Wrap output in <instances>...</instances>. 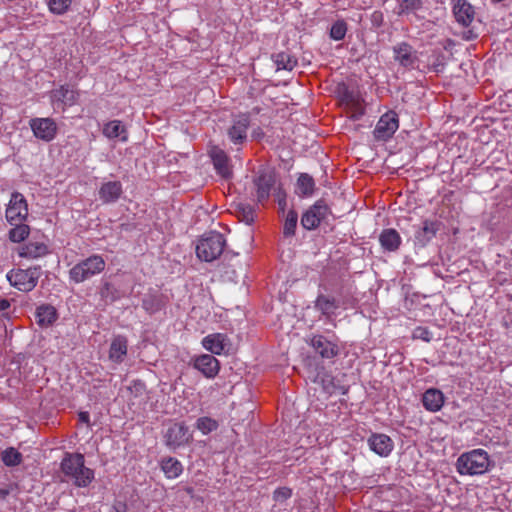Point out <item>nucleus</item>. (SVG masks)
<instances>
[{"instance_id":"obj_1","label":"nucleus","mask_w":512,"mask_h":512,"mask_svg":"<svg viewBox=\"0 0 512 512\" xmlns=\"http://www.w3.org/2000/svg\"><path fill=\"white\" fill-rule=\"evenodd\" d=\"M494 466L489 454L483 449H473L461 454L456 461L460 475H483Z\"/></svg>"},{"instance_id":"obj_2","label":"nucleus","mask_w":512,"mask_h":512,"mask_svg":"<svg viewBox=\"0 0 512 512\" xmlns=\"http://www.w3.org/2000/svg\"><path fill=\"white\" fill-rule=\"evenodd\" d=\"M84 462L80 453H67L61 462V471L77 487H87L94 479V471L85 467Z\"/></svg>"},{"instance_id":"obj_3","label":"nucleus","mask_w":512,"mask_h":512,"mask_svg":"<svg viewBox=\"0 0 512 512\" xmlns=\"http://www.w3.org/2000/svg\"><path fill=\"white\" fill-rule=\"evenodd\" d=\"M226 239L219 232L204 234L196 245L197 257L206 262L218 259L224 251Z\"/></svg>"},{"instance_id":"obj_4","label":"nucleus","mask_w":512,"mask_h":512,"mask_svg":"<svg viewBox=\"0 0 512 512\" xmlns=\"http://www.w3.org/2000/svg\"><path fill=\"white\" fill-rule=\"evenodd\" d=\"M106 262L101 255L94 254L79 261L69 270V278L74 283H82L104 271Z\"/></svg>"},{"instance_id":"obj_5","label":"nucleus","mask_w":512,"mask_h":512,"mask_svg":"<svg viewBox=\"0 0 512 512\" xmlns=\"http://www.w3.org/2000/svg\"><path fill=\"white\" fill-rule=\"evenodd\" d=\"M40 277V267L11 270L7 274L9 283L22 292L33 290Z\"/></svg>"},{"instance_id":"obj_6","label":"nucleus","mask_w":512,"mask_h":512,"mask_svg":"<svg viewBox=\"0 0 512 512\" xmlns=\"http://www.w3.org/2000/svg\"><path fill=\"white\" fill-rule=\"evenodd\" d=\"M256 187L257 201L261 205H265L269 200L271 193L277 189V178L273 171H263L254 180Z\"/></svg>"},{"instance_id":"obj_7","label":"nucleus","mask_w":512,"mask_h":512,"mask_svg":"<svg viewBox=\"0 0 512 512\" xmlns=\"http://www.w3.org/2000/svg\"><path fill=\"white\" fill-rule=\"evenodd\" d=\"M398 128V115L394 111H388L377 122L373 131L374 138L377 141H387L395 134Z\"/></svg>"},{"instance_id":"obj_8","label":"nucleus","mask_w":512,"mask_h":512,"mask_svg":"<svg viewBox=\"0 0 512 512\" xmlns=\"http://www.w3.org/2000/svg\"><path fill=\"white\" fill-rule=\"evenodd\" d=\"M29 126L33 135L42 141H52L58 132V127L53 118H32L29 121Z\"/></svg>"},{"instance_id":"obj_9","label":"nucleus","mask_w":512,"mask_h":512,"mask_svg":"<svg viewBox=\"0 0 512 512\" xmlns=\"http://www.w3.org/2000/svg\"><path fill=\"white\" fill-rule=\"evenodd\" d=\"M329 212L330 209L325 201L318 200L302 215L301 224L307 230L316 229Z\"/></svg>"},{"instance_id":"obj_10","label":"nucleus","mask_w":512,"mask_h":512,"mask_svg":"<svg viewBox=\"0 0 512 512\" xmlns=\"http://www.w3.org/2000/svg\"><path fill=\"white\" fill-rule=\"evenodd\" d=\"M165 444L176 449L180 446L188 444L191 439L188 427L184 423H172L164 433Z\"/></svg>"},{"instance_id":"obj_11","label":"nucleus","mask_w":512,"mask_h":512,"mask_svg":"<svg viewBox=\"0 0 512 512\" xmlns=\"http://www.w3.org/2000/svg\"><path fill=\"white\" fill-rule=\"evenodd\" d=\"M28 215V205L21 193H13L6 209V219L11 224L23 222Z\"/></svg>"},{"instance_id":"obj_12","label":"nucleus","mask_w":512,"mask_h":512,"mask_svg":"<svg viewBox=\"0 0 512 512\" xmlns=\"http://www.w3.org/2000/svg\"><path fill=\"white\" fill-rule=\"evenodd\" d=\"M250 126V117L246 114L236 117L227 129L230 141L235 145H243L247 140V130Z\"/></svg>"},{"instance_id":"obj_13","label":"nucleus","mask_w":512,"mask_h":512,"mask_svg":"<svg viewBox=\"0 0 512 512\" xmlns=\"http://www.w3.org/2000/svg\"><path fill=\"white\" fill-rule=\"evenodd\" d=\"M393 52L395 61L399 62L401 66L406 69L416 68L419 58L417 51L410 44L406 42L399 43L393 47Z\"/></svg>"},{"instance_id":"obj_14","label":"nucleus","mask_w":512,"mask_h":512,"mask_svg":"<svg viewBox=\"0 0 512 512\" xmlns=\"http://www.w3.org/2000/svg\"><path fill=\"white\" fill-rule=\"evenodd\" d=\"M455 20L462 27H469L475 18L474 7L467 0H451Z\"/></svg>"},{"instance_id":"obj_15","label":"nucleus","mask_w":512,"mask_h":512,"mask_svg":"<svg viewBox=\"0 0 512 512\" xmlns=\"http://www.w3.org/2000/svg\"><path fill=\"white\" fill-rule=\"evenodd\" d=\"M442 222L437 219H425L422 226L415 232V240L421 245L425 246L429 243L441 229Z\"/></svg>"},{"instance_id":"obj_16","label":"nucleus","mask_w":512,"mask_h":512,"mask_svg":"<svg viewBox=\"0 0 512 512\" xmlns=\"http://www.w3.org/2000/svg\"><path fill=\"white\" fill-rule=\"evenodd\" d=\"M51 99L56 108L64 111L67 106H72L77 102L78 93L68 85H62L60 88L52 91Z\"/></svg>"},{"instance_id":"obj_17","label":"nucleus","mask_w":512,"mask_h":512,"mask_svg":"<svg viewBox=\"0 0 512 512\" xmlns=\"http://www.w3.org/2000/svg\"><path fill=\"white\" fill-rule=\"evenodd\" d=\"M209 155L218 174L225 179L230 178L232 176V169L230 159L225 151L218 146H212L209 151Z\"/></svg>"},{"instance_id":"obj_18","label":"nucleus","mask_w":512,"mask_h":512,"mask_svg":"<svg viewBox=\"0 0 512 512\" xmlns=\"http://www.w3.org/2000/svg\"><path fill=\"white\" fill-rule=\"evenodd\" d=\"M367 442L370 449L381 457H387L394 448L393 440L382 433L371 434Z\"/></svg>"},{"instance_id":"obj_19","label":"nucleus","mask_w":512,"mask_h":512,"mask_svg":"<svg viewBox=\"0 0 512 512\" xmlns=\"http://www.w3.org/2000/svg\"><path fill=\"white\" fill-rule=\"evenodd\" d=\"M203 347L215 355H221L230 346V340L226 334L213 333L209 334L202 340Z\"/></svg>"},{"instance_id":"obj_20","label":"nucleus","mask_w":512,"mask_h":512,"mask_svg":"<svg viewBox=\"0 0 512 512\" xmlns=\"http://www.w3.org/2000/svg\"><path fill=\"white\" fill-rule=\"evenodd\" d=\"M193 366L207 378H214L220 370L219 361L210 354L196 357Z\"/></svg>"},{"instance_id":"obj_21","label":"nucleus","mask_w":512,"mask_h":512,"mask_svg":"<svg viewBox=\"0 0 512 512\" xmlns=\"http://www.w3.org/2000/svg\"><path fill=\"white\" fill-rule=\"evenodd\" d=\"M311 346L324 359H332L339 353L338 345L322 335L314 336L311 339Z\"/></svg>"},{"instance_id":"obj_22","label":"nucleus","mask_w":512,"mask_h":512,"mask_svg":"<svg viewBox=\"0 0 512 512\" xmlns=\"http://www.w3.org/2000/svg\"><path fill=\"white\" fill-rule=\"evenodd\" d=\"M123 193L120 181H108L101 185L99 189V198L103 203L109 204L118 201Z\"/></svg>"},{"instance_id":"obj_23","label":"nucleus","mask_w":512,"mask_h":512,"mask_svg":"<svg viewBox=\"0 0 512 512\" xmlns=\"http://www.w3.org/2000/svg\"><path fill=\"white\" fill-rule=\"evenodd\" d=\"M35 318L40 327L46 328L51 326L58 319V313L54 306L42 304L37 307Z\"/></svg>"},{"instance_id":"obj_24","label":"nucleus","mask_w":512,"mask_h":512,"mask_svg":"<svg viewBox=\"0 0 512 512\" xmlns=\"http://www.w3.org/2000/svg\"><path fill=\"white\" fill-rule=\"evenodd\" d=\"M127 349L128 340L125 336L118 335L114 337L109 349V359L115 363L123 362Z\"/></svg>"},{"instance_id":"obj_25","label":"nucleus","mask_w":512,"mask_h":512,"mask_svg":"<svg viewBox=\"0 0 512 512\" xmlns=\"http://www.w3.org/2000/svg\"><path fill=\"white\" fill-rule=\"evenodd\" d=\"M422 403L428 411H439L444 404V395L440 390L430 388L423 394Z\"/></svg>"},{"instance_id":"obj_26","label":"nucleus","mask_w":512,"mask_h":512,"mask_svg":"<svg viewBox=\"0 0 512 512\" xmlns=\"http://www.w3.org/2000/svg\"><path fill=\"white\" fill-rule=\"evenodd\" d=\"M379 241L384 250L394 252L400 247L401 237L395 229L388 228L381 232Z\"/></svg>"},{"instance_id":"obj_27","label":"nucleus","mask_w":512,"mask_h":512,"mask_svg":"<svg viewBox=\"0 0 512 512\" xmlns=\"http://www.w3.org/2000/svg\"><path fill=\"white\" fill-rule=\"evenodd\" d=\"M49 253L48 246L43 242H28L19 249V256L24 258H39Z\"/></svg>"},{"instance_id":"obj_28","label":"nucleus","mask_w":512,"mask_h":512,"mask_svg":"<svg viewBox=\"0 0 512 512\" xmlns=\"http://www.w3.org/2000/svg\"><path fill=\"white\" fill-rule=\"evenodd\" d=\"M160 468L169 479L179 477L183 472L182 463L171 456L163 457L160 461Z\"/></svg>"},{"instance_id":"obj_29","label":"nucleus","mask_w":512,"mask_h":512,"mask_svg":"<svg viewBox=\"0 0 512 512\" xmlns=\"http://www.w3.org/2000/svg\"><path fill=\"white\" fill-rule=\"evenodd\" d=\"M315 189V182L312 176L301 173L297 179L295 193L300 197L311 196Z\"/></svg>"},{"instance_id":"obj_30","label":"nucleus","mask_w":512,"mask_h":512,"mask_svg":"<svg viewBox=\"0 0 512 512\" xmlns=\"http://www.w3.org/2000/svg\"><path fill=\"white\" fill-rule=\"evenodd\" d=\"M277 70L292 71L298 64L297 58L288 52H279L272 55Z\"/></svg>"},{"instance_id":"obj_31","label":"nucleus","mask_w":512,"mask_h":512,"mask_svg":"<svg viewBox=\"0 0 512 512\" xmlns=\"http://www.w3.org/2000/svg\"><path fill=\"white\" fill-rule=\"evenodd\" d=\"M338 307L335 298L323 294L319 295L315 301V308L326 317H331Z\"/></svg>"},{"instance_id":"obj_32","label":"nucleus","mask_w":512,"mask_h":512,"mask_svg":"<svg viewBox=\"0 0 512 512\" xmlns=\"http://www.w3.org/2000/svg\"><path fill=\"white\" fill-rule=\"evenodd\" d=\"M0 459L7 467H15L22 463L23 455L14 447H8L1 452Z\"/></svg>"},{"instance_id":"obj_33","label":"nucleus","mask_w":512,"mask_h":512,"mask_svg":"<svg viewBox=\"0 0 512 512\" xmlns=\"http://www.w3.org/2000/svg\"><path fill=\"white\" fill-rule=\"evenodd\" d=\"M99 294L101 299L106 303H113L119 300L123 295L122 293L115 288L110 282H104L100 289Z\"/></svg>"},{"instance_id":"obj_34","label":"nucleus","mask_w":512,"mask_h":512,"mask_svg":"<svg viewBox=\"0 0 512 512\" xmlns=\"http://www.w3.org/2000/svg\"><path fill=\"white\" fill-rule=\"evenodd\" d=\"M345 109L350 119L359 120L365 114L364 100L359 95L353 102L348 104Z\"/></svg>"},{"instance_id":"obj_35","label":"nucleus","mask_w":512,"mask_h":512,"mask_svg":"<svg viewBox=\"0 0 512 512\" xmlns=\"http://www.w3.org/2000/svg\"><path fill=\"white\" fill-rule=\"evenodd\" d=\"M12 225H15V227L9 231V239L12 242L19 243L28 237L30 231L28 225L22 222L13 223Z\"/></svg>"},{"instance_id":"obj_36","label":"nucleus","mask_w":512,"mask_h":512,"mask_svg":"<svg viewBox=\"0 0 512 512\" xmlns=\"http://www.w3.org/2000/svg\"><path fill=\"white\" fill-rule=\"evenodd\" d=\"M298 221V214L294 210H289L283 225V235L292 237L295 235Z\"/></svg>"},{"instance_id":"obj_37","label":"nucleus","mask_w":512,"mask_h":512,"mask_svg":"<svg viewBox=\"0 0 512 512\" xmlns=\"http://www.w3.org/2000/svg\"><path fill=\"white\" fill-rule=\"evenodd\" d=\"M142 307L149 314H154L162 309L163 303L160 297L156 295H147L142 301Z\"/></svg>"},{"instance_id":"obj_38","label":"nucleus","mask_w":512,"mask_h":512,"mask_svg":"<svg viewBox=\"0 0 512 512\" xmlns=\"http://www.w3.org/2000/svg\"><path fill=\"white\" fill-rule=\"evenodd\" d=\"M125 132L124 126L118 120L106 123L103 127V134L108 138H117Z\"/></svg>"},{"instance_id":"obj_39","label":"nucleus","mask_w":512,"mask_h":512,"mask_svg":"<svg viewBox=\"0 0 512 512\" xmlns=\"http://www.w3.org/2000/svg\"><path fill=\"white\" fill-rule=\"evenodd\" d=\"M236 215L240 221L251 224L255 219V210L250 205L240 204L236 208Z\"/></svg>"},{"instance_id":"obj_40","label":"nucleus","mask_w":512,"mask_h":512,"mask_svg":"<svg viewBox=\"0 0 512 512\" xmlns=\"http://www.w3.org/2000/svg\"><path fill=\"white\" fill-rule=\"evenodd\" d=\"M322 382L324 389L330 394L338 392L344 395L348 392V386L341 384L337 378H331L329 383H326V379H323Z\"/></svg>"},{"instance_id":"obj_41","label":"nucleus","mask_w":512,"mask_h":512,"mask_svg":"<svg viewBox=\"0 0 512 512\" xmlns=\"http://www.w3.org/2000/svg\"><path fill=\"white\" fill-rule=\"evenodd\" d=\"M45 2L49 6L51 12L61 15L69 9L72 0H45Z\"/></svg>"},{"instance_id":"obj_42","label":"nucleus","mask_w":512,"mask_h":512,"mask_svg":"<svg viewBox=\"0 0 512 512\" xmlns=\"http://www.w3.org/2000/svg\"><path fill=\"white\" fill-rule=\"evenodd\" d=\"M196 427L203 434H209L218 428V423L210 417H200L196 422Z\"/></svg>"},{"instance_id":"obj_43","label":"nucleus","mask_w":512,"mask_h":512,"mask_svg":"<svg viewBox=\"0 0 512 512\" xmlns=\"http://www.w3.org/2000/svg\"><path fill=\"white\" fill-rule=\"evenodd\" d=\"M347 32V24L344 20L336 21L330 29V37L333 40H343Z\"/></svg>"},{"instance_id":"obj_44","label":"nucleus","mask_w":512,"mask_h":512,"mask_svg":"<svg viewBox=\"0 0 512 512\" xmlns=\"http://www.w3.org/2000/svg\"><path fill=\"white\" fill-rule=\"evenodd\" d=\"M423 7L421 0H402L400 4V14H408L410 12H416Z\"/></svg>"},{"instance_id":"obj_45","label":"nucleus","mask_w":512,"mask_h":512,"mask_svg":"<svg viewBox=\"0 0 512 512\" xmlns=\"http://www.w3.org/2000/svg\"><path fill=\"white\" fill-rule=\"evenodd\" d=\"M273 196H274L276 202L278 203L280 211L284 212L285 208L287 206V201H286L287 195L280 183H278L277 189H275Z\"/></svg>"},{"instance_id":"obj_46","label":"nucleus","mask_w":512,"mask_h":512,"mask_svg":"<svg viewBox=\"0 0 512 512\" xmlns=\"http://www.w3.org/2000/svg\"><path fill=\"white\" fill-rule=\"evenodd\" d=\"M291 495H292V490L290 488L281 487V488H278L275 490L274 500L283 502V501L287 500L288 498H290Z\"/></svg>"},{"instance_id":"obj_47","label":"nucleus","mask_w":512,"mask_h":512,"mask_svg":"<svg viewBox=\"0 0 512 512\" xmlns=\"http://www.w3.org/2000/svg\"><path fill=\"white\" fill-rule=\"evenodd\" d=\"M413 337L429 342L431 340V332L425 327H417L413 332Z\"/></svg>"},{"instance_id":"obj_48","label":"nucleus","mask_w":512,"mask_h":512,"mask_svg":"<svg viewBox=\"0 0 512 512\" xmlns=\"http://www.w3.org/2000/svg\"><path fill=\"white\" fill-rule=\"evenodd\" d=\"M358 96H359V94L355 93L354 91L346 89L342 93L341 102L346 107V106H348V104L353 102V100H355Z\"/></svg>"},{"instance_id":"obj_49","label":"nucleus","mask_w":512,"mask_h":512,"mask_svg":"<svg viewBox=\"0 0 512 512\" xmlns=\"http://www.w3.org/2000/svg\"><path fill=\"white\" fill-rule=\"evenodd\" d=\"M10 306L11 303L8 299L0 298V312L8 310Z\"/></svg>"},{"instance_id":"obj_50","label":"nucleus","mask_w":512,"mask_h":512,"mask_svg":"<svg viewBox=\"0 0 512 512\" xmlns=\"http://www.w3.org/2000/svg\"><path fill=\"white\" fill-rule=\"evenodd\" d=\"M89 419H90V416H89V413L88 412H80L79 413V420L83 423H89Z\"/></svg>"},{"instance_id":"obj_51","label":"nucleus","mask_w":512,"mask_h":512,"mask_svg":"<svg viewBox=\"0 0 512 512\" xmlns=\"http://www.w3.org/2000/svg\"><path fill=\"white\" fill-rule=\"evenodd\" d=\"M9 494H10V489L0 488V500H5Z\"/></svg>"},{"instance_id":"obj_52","label":"nucleus","mask_w":512,"mask_h":512,"mask_svg":"<svg viewBox=\"0 0 512 512\" xmlns=\"http://www.w3.org/2000/svg\"><path fill=\"white\" fill-rule=\"evenodd\" d=\"M253 136H254V137H256V138H260V137H262V136H263V132H262L260 129L255 130V131L253 132Z\"/></svg>"},{"instance_id":"obj_53","label":"nucleus","mask_w":512,"mask_h":512,"mask_svg":"<svg viewBox=\"0 0 512 512\" xmlns=\"http://www.w3.org/2000/svg\"><path fill=\"white\" fill-rule=\"evenodd\" d=\"M125 510H126L125 504H120L119 507H117V512H125Z\"/></svg>"}]
</instances>
